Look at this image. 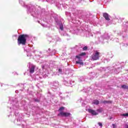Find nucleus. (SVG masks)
<instances>
[{
	"instance_id": "nucleus-1",
	"label": "nucleus",
	"mask_w": 128,
	"mask_h": 128,
	"mask_svg": "<svg viewBox=\"0 0 128 128\" xmlns=\"http://www.w3.org/2000/svg\"><path fill=\"white\" fill-rule=\"evenodd\" d=\"M20 4L24 6V8H28L27 14H31L34 18H39L40 16H43L46 14V9H41L40 8H36L32 4L27 6L26 3L22 0H20Z\"/></svg>"
},
{
	"instance_id": "nucleus-2",
	"label": "nucleus",
	"mask_w": 128,
	"mask_h": 128,
	"mask_svg": "<svg viewBox=\"0 0 128 128\" xmlns=\"http://www.w3.org/2000/svg\"><path fill=\"white\" fill-rule=\"evenodd\" d=\"M16 99H15V101H12L10 102V106L9 107V110H11V112L13 113V118H16L17 122H21L20 124H18V126H22V128H24L26 126V122L22 120V116H20V114H18V108L20 106H18V103L16 102Z\"/></svg>"
},
{
	"instance_id": "nucleus-3",
	"label": "nucleus",
	"mask_w": 128,
	"mask_h": 128,
	"mask_svg": "<svg viewBox=\"0 0 128 128\" xmlns=\"http://www.w3.org/2000/svg\"><path fill=\"white\" fill-rule=\"evenodd\" d=\"M32 36L30 35H28L26 34H21L18 36V44L20 46L22 44V46H26V40H30Z\"/></svg>"
},
{
	"instance_id": "nucleus-4",
	"label": "nucleus",
	"mask_w": 128,
	"mask_h": 128,
	"mask_svg": "<svg viewBox=\"0 0 128 128\" xmlns=\"http://www.w3.org/2000/svg\"><path fill=\"white\" fill-rule=\"evenodd\" d=\"M71 10L72 12V14L74 16L73 17H72V20H76V18H82V20H88V19L86 18V16L84 15L80 16V14H82V10H78L76 8H72V10Z\"/></svg>"
},
{
	"instance_id": "nucleus-5",
	"label": "nucleus",
	"mask_w": 128,
	"mask_h": 128,
	"mask_svg": "<svg viewBox=\"0 0 128 128\" xmlns=\"http://www.w3.org/2000/svg\"><path fill=\"white\" fill-rule=\"evenodd\" d=\"M86 52H82L79 54L78 56H76V64H80V66H84V62H82V58L86 56Z\"/></svg>"
},
{
	"instance_id": "nucleus-6",
	"label": "nucleus",
	"mask_w": 128,
	"mask_h": 128,
	"mask_svg": "<svg viewBox=\"0 0 128 128\" xmlns=\"http://www.w3.org/2000/svg\"><path fill=\"white\" fill-rule=\"evenodd\" d=\"M56 24L57 28H59L62 32L64 30V19H56Z\"/></svg>"
},
{
	"instance_id": "nucleus-7",
	"label": "nucleus",
	"mask_w": 128,
	"mask_h": 128,
	"mask_svg": "<svg viewBox=\"0 0 128 128\" xmlns=\"http://www.w3.org/2000/svg\"><path fill=\"white\" fill-rule=\"evenodd\" d=\"M102 56V53L98 52V50H96L94 52L92 55V60H98Z\"/></svg>"
},
{
	"instance_id": "nucleus-8",
	"label": "nucleus",
	"mask_w": 128,
	"mask_h": 128,
	"mask_svg": "<svg viewBox=\"0 0 128 128\" xmlns=\"http://www.w3.org/2000/svg\"><path fill=\"white\" fill-rule=\"evenodd\" d=\"M80 32H81V36H86V38L88 36H92V32H90V30H80Z\"/></svg>"
},
{
	"instance_id": "nucleus-9",
	"label": "nucleus",
	"mask_w": 128,
	"mask_h": 128,
	"mask_svg": "<svg viewBox=\"0 0 128 128\" xmlns=\"http://www.w3.org/2000/svg\"><path fill=\"white\" fill-rule=\"evenodd\" d=\"M27 66L30 70V74H34V68H36V66H34V65L32 64V63L30 62H29Z\"/></svg>"
},
{
	"instance_id": "nucleus-10",
	"label": "nucleus",
	"mask_w": 128,
	"mask_h": 128,
	"mask_svg": "<svg viewBox=\"0 0 128 128\" xmlns=\"http://www.w3.org/2000/svg\"><path fill=\"white\" fill-rule=\"evenodd\" d=\"M52 88L54 90H57L60 86V83L58 81H54L51 83Z\"/></svg>"
},
{
	"instance_id": "nucleus-11",
	"label": "nucleus",
	"mask_w": 128,
	"mask_h": 128,
	"mask_svg": "<svg viewBox=\"0 0 128 128\" xmlns=\"http://www.w3.org/2000/svg\"><path fill=\"white\" fill-rule=\"evenodd\" d=\"M108 38H110V36H108V34H106L101 38V40H100V42H106V40H108Z\"/></svg>"
},
{
	"instance_id": "nucleus-12",
	"label": "nucleus",
	"mask_w": 128,
	"mask_h": 128,
	"mask_svg": "<svg viewBox=\"0 0 128 128\" xmlns=\"http://www.w3.org/2000/svg\"><path fill=\"white\" fill-rule=\"evenodd\" d=\"M58 116H65L66 118H68V116H70V113L60 112V114H58Z\"/></svg>"
},
{
	"instance_id": "nucleus-13",
	"label": "nucleus",
	"mask_w": 128,
	"mask_h": 128,
	"mask_svg": "<svg viewBox=\"0 0 128 128\" xmlns=\"http://www.w3.org/2000/svg\"><path fill=\"white\" fill-rule=\"evenodd\" d=\"M80 30L82 29H78L76 28H75L74 29H72L71 30V32L72 34H80L82 36V32H80Z\"/></svg>"
},
{
	"instance_id": "nucleus-14",
	"label": "nucleus",
	"mask_w": 128,
	"mask_h": 128,
	"mask_svg": "<svg viewBox=\"0 0 128 128\" xmlns=\"http://www.w3.org/2000/svg\"><path fill=\"white\" fill-rule=\"evenodd\" d=\"M47 52L50 56H54V54H56V50H52L50 48H48V50H47Z\"/></svg>"
},
{
	"instance_id": "nucleus-15",
	"label": "nucleus",
	"mask_w": 128,
	"mask_h": 128,
	"mask_svg": "<svg viewBox=\"0 0 128 128\" xmlns=\"http://www.w3.org/2000/svg\"><path fill=\"white\" fill-rule=\"evenodd\" d=\"M44 22H47V24H50V23L52 22V18H50V16H46L44 19Z\"/></svg>"
},
{
	"instance_id": "nucleus-16",
	"label": "nucleus",
	"mask_w": 128,
	"mask_h": 128,
	"mask_svg": "<svg viewBox=\"0 0 128 128\" xmlns=\"http://www.w3.org/2000/svg\"><path fill=\"white\" fill-rule=\"evenodd\" d=\"M88 112L90 114H91L92 116H98V112H96V110H92V109H88Z\"/></svg>"
},
{
	"instance_id": "nucleus-17",
	"label": "nucleus",
	"mask_w": 128,
	"mask_h": 128,
	"mask_svg": "<svg viewBox=\"0 0 128 128\" xmlns=\"http://www.w3.org/2000/svg\"><path fill=\"white\" fill-rule=\"evenodd\" d=\"M103 16L105 18V20H108V22L110 20V14H108L106 12L103 13Z\"/></svg>"
},
{
	"instance_id": "nucleus-18",
	"label": "nucleus",
	"mask_w": 128,
	"mask_h": 128,
	"mask_svg": "<svg viewBox=\"0 0 128 128\" xmlns=\"http://www.w3.org/2000/svg\"><path fill=\"white\" fill-rule=\"evenodd\" d=\"M24 52H27V56L28 57H30L32 56V53H30V52L28 50H26V48H24Z\"/></svg>"
},
{
	"instance_id": "nucleus-19",
	"label": "nucleus",
	"mask_w": 128,
	"mask_h": 128,
	"mask_svg": "<svg viewBox=\"0 0 128 128\" xmlns=\"http://www.w3.org/2000/svg\"><path fill=\"white\" fill-rule=\"evenodd\" d=\"M92 104H96V106H98V105L100 104V101H98V100H94L92 102Z\"/></svg>"
},
{
	"instance_id": "nucleus-20",
	"label": "nucleus",
	"mask_w": 128,
	"mask_h": 128,
	"mask_svg": "<svg viewBox=\"0 0 128 128\" xmlns=\"http://www.w3.org/2000/svg\"><path fill=\"white\" fill-rule=\"evenodd\" d=\"M54 40L56 42H60V38L58 36H55L53 38Z\"/></svg>"
},
{
	"instance_id": "nucleus-21",
	"label": "nucleus",
	"mask_w": 128,
	"mask_h": 128,
	"mask_svg": "<svg viewBox=\"0 0 128 128\" xmlns=\"http://www.w3.org/2000/svg\"><path fill=\"white\" fill-rule=\"evenodd\" d=\"M79 82H86V78L84 76L80 77L79 78Z\"/></svg>"
},
{
	"instance_id": "nucleus-22",
	"label": "nucleus",
	"mask_w": 128,
	"mask_h": 128,
	"mask_svg": "<svg viewBox=\"0 0 128 128\" xmlns=\"http://www.w3.org/2000/svg\"><path fill=\"white\" fill-rule=\"evenodd\" d=\"M42 26H44V28H48V30H50V25L49 26L45 24H42Z\"/></svg>"
},
{
	"instance_id": "nucleus-23",
	"label": "nucleus",
	"mask_w": 128,
	"mask_h": 128,
	"mask_svg": "<svg viewBox=\"0 0 128 128\" xmlns=\"http://www.w3.org/2000/svg\"><path fill=\"white\" fill-rule=\"evenodd\" d=\"M102 104H112V101L110 100H104L102 102Z\"/></svg>"
},
{
	"instance_id": "nucleus-24",
	"label": "nucleus",
	"mask_w": 128,
	"mask_h": 128,
	"mask_svg": "<svg viewBox=\"0 0 128 128\" xmlns=\"http://www.w3.org/2000/svg\"><path fill=\"white\" fill-rule=\"evenodd\" d=\"M115 68H116V74H118V72H120V67H116Z\"/></svg>"
},
{
	"instance_id": "nucleus-25",
	"label": "nucleus",
	"mask_w": 128,
	"mask_h": 128,
	"mask_svg": "<svg viewBox=\"0 0 128 128\" xmlns=\"http://www.w3.org/2000/svg\"><path fill=\"white\" fill-rule=\"evenodd\" d=\"M69 84L70 86H74L75 82L72 80H70Z\"/></svg>"
},
{
	"instance_id": "nucleus-26",
	"label": "nucleus",
	"mask_w": 128,
	"mask_h": 128,
	"mask_svg": "<svg viewBox=\"0 0 128 128\" xmlns=\"http://www.w3.org/2000/svg\"><path fill=\"white\" fill-rule=\"evenodd\" d=\"M65 14H66V16L72 17V14H70V12H66Z\"/></svg>"
},
{
	"instance_id": "nucleus-27",
	"label": "nucleus",
	"mask_w": 128,
	"mask_h": 128,
	"mask_svg": "<svg viewBox=\"0 0 128 128\" xmlns=\"http://www.w3.org/2000/svg\"><path fill=\"white\" fill-rule=\"evenodd\" d=\"M46 2L50 4H54L55 2L54 0H46Z\"/></svg>"
},
{
	"instance_id": "nucleus-28",
	"label": "nucleus",
	"mask_w": 128,
	"mask_h": 128,
	"mask_svg": "<svg viewBox=\"0 0 128 128\" xmlns=\"http://www.w3.org/2000/svg\"><path fill=\"white\" fill-rule=\"evenodd\" d=\"M122 88H124V90H128V86H126V85H122Z\"/></svg>"
},
{
	"instance_id": "nucleus-29",
	"label": "nucleus",
	"mask_w": 128,
	"mask_h": 128,
	"mask_svg": "<svg viewBox=\"0 0 128 128\" xmlns=\"http://www.w3.org/2000/svg\"><path fill=\"white\" fill-rule=\"evenodd\" d=\"M106 68H100V72H102V71H106Z\"/></svg>"
},
{
	"instance_id": "nucleus-30",
	"label": "nucleus",
	"mask_w": 128,
	"mask_h": 128,
	"mask_svg": "<svg viewBox=\"0 0 128 128\" xmlns=\"http://www.w3.org/2000/svg\"><path fill=\"white\" fill-rule=\"evenodd\" d=\"M120 116H126L128 118V112L126 113V114H121Z\"/></svg>"
},
{
	"instance_id": "nucleus-31",
	"label": "nucleus",
	"mask_w": 128,
	"mask_h": 128,
	"mask_svg": "<svg viewBox=\"0 0 128 128\" xmlns=\"http://www.w3.org/2000/svg\"><path fill=\"white\" fill-rule=\"evenodd\" d=\"M58 72L59 74H62V68H59L58 70Z\"/></svg>"
},
{
	"instance_id": "nucleus-32",
	"label": "nucleus",
	"mask_w": 128,
	"mask_h": 128,
	"mask_svg": "<svg viewBox=\"0 0 128 128\" xmlns=\"http://www.w3.org/2000/svg\"><path fill=\"white\" fill-rule=\"evenodd\" d=\"M64 83L66 86H68V81H66V80L65 79H64Z\"/></svg>"
},
{
	"instance_id": "nucleus-33",
	"label": "nucleus",
	"mask_w": 128,
	"mask_h": 128,
	"mask_svg": "<svg viewBox=\"0 0 128 128\" xmlns=\"http://www.w3.org/2000/svg\"><path fill=\"white\" fill-rule=\"evenodd\" d=\"M98 124L100 126V128H102V123L99 122L98 123Z\"/></svg>"
},
{
	"instance_id": "nucleus-34",
	"label": "nucleus",
	"mask_w": 128,
	"mask_h": 128,
	"mask_svg": "<svg viewBox=\"0 0 128 128\" xmlns=\"http://www.w3.org/2000/svg\"><path fill=\"white\" fill-rule=\"evenodd\" d=\"M64 110V107L62 106L59 108L58 110L59 112H62V110Z\"/></svg>"
},
{
	"instance_id": "nucleus-35",
	"label": "nucleus",
	"mask_w": 128,
	"mask_h": 128,
	"mask_svg": "<svg viewBox=\"0 0 128 128\" xmlns=\"http://www.w3.org/2000/svg\"><path fill=\"white\" fill-rule=\"evenodd\" d=\"M34 102H40V99L38 98H35L34 100Z\"/></svg>"
},
{
	"instance_id": "nucleus-36",
	"label": "nucleus",
	"mask_w": 128,
	"mask_h": 128,
	"mask_svg": "<svg viewBox=\"0 0 128 128\" xmlns=\"http://www.w3.org/2000/svg\"><path fill=\"white\" fill-rule=\"evenodd\" d=\"M96 110L98 112H102V108L98 109Z\"/></svg>"
},
{
	"instance_id": "nucleus-37",
	"label": "nucleus",
	"mask_w": 128,
	"mask_h": 128,
	"mask_svg": "<svg viewBox=\"0 0 128 128\" xmlns=\"http://www.w3.org/2000/svg\"><path fill=\"white\" fill-rule=\"evenodd\" d=\"M63 36H68V37H70V35H68V34H66V33H64Z\"/></svg>"
},
{
	"instance_id": "nucleus-38",
	"label": "nucleus",
	"mask_w": 128,
	"mask_h": 128,
	"mask_svg": "<svg viewBox=\"0 0 128 128\" xmlns=\"http://www.w3.org/2000/svg\"><path fill=\"white\" fill-rule=\"evenodd\" d=\"M83 50H88V46H85L82 48Z\"/></svg>"
},
{
	"instance_id": "nucleus-39",
	"label": "nucleus",
	"mask_w": 128,
	"mask_h": 128,
	"mask_svg": "<svg viewBox=\"0 0 128 128\" xmlns=\"http://www.w3.org/2000/svg\"><path fill=\"white\" fill-rule=\"evenodd\" d=\"M110 56H108V58H112V53H110Z\"/></svg>"
},
{
	"instance_id": "nucleus-40",
	"label": "nucleus",
	"mask_w": 128,
	"mask_h": 128,
	"mask_svg": "<svg viewBox=\"0 0 128 128\" xmlns=\"http://www.w3.org/2000/svg\"><path fill=\"white\" fill-rule=\"evenodd\" d=\"M112 126H113V128H116V125L115 124H112Z\"/></svg>"
},
{
	"instance_id": "nucleus-41",
	"label": "nucleus",
	"mask_w": 128,
	"mask_h": 128,
	"mask_svg": "<svg viewBox=\"0 0 128 128\" xmlns=\"http://www.w3.org/2000/svg\"><path fill=\"white\" fill-rule=\"evenodd\" d=\"M105 60H106V62H110V58H105Z\"/></svg>"
},
{
	"instance_id": "nucleus-42",
	"label": "nucleus",
	"mask_w": 128,
	"mask_h": 128,
	"mask_svg": "<svg viewBox=\"0 0 128 128\" xmlns=\"http://www.w3.org/2000/svg\"><path fill=\"white\" fill-rule=\"evenodd\" d=\"M60 100H64V98L62 96H60Z\"/></svg>"
},
{
	"instance_id": "nucleus-43",
	"label": "nucleus",
	"mask_w": 128,
	"mask_h": 128,
	"mask_svg": "<svg viewBox=\"0 0 128 128\" xmlns=\"http://www.w3.org/2000/svg\"><path fill=\"white\" fill-rule=\"evenodd\" d=\"M125 128H128V124H126L125 126Z\"/></svg>"
},
{
	"instance_id": "nucleus-44",
	"label": "nucleus",
	"mask_w": 128,
	"mask_h": 128,
	"mask_svg": "<svg viewBox=\"0 0 128 128\" xmlns=\"http://www.w3.org/2000/svg\"><path fill=\"white\" fill-rule=\"evenodd\" d=\"M120 63L118 62V63H117V64H116V66H120Z\"/></svg>"
},
{
	"instance_id": "nucleus-45",
	"label": "nucleus",
	"mask_w": 128,
	"mask_h": 128,
	"mask_svg": "<svg viewBox=\"0 0 128 128\" xmlns=\"http://www.w3.org/2000/svg\"><path fill=\"white\" fill-rule=\"evenodd\" d=\"M111 0H106V2H110Z\"/></svg>"
},
{
	"instance_id": "nucleus-46",
	"label": "nucleus",
	"mask_w": 128,
	"mask_h": 128,
	"mask_svg": "<svg viewBox=\"0 0 128 128\" xmlns=\"http://www.w3.org/2000/svg\"><path fill=\"white\" fill-rule=\"evenodd\" d=\"M90 78V80H92V78H94V77H92V78Z\"/></svg>"
},
{
	"instance_id": "nucleus-47",
	"label": "nucleus",
	"mask_w": 128,
	"mask_h": 128,
	"mask_svg": "<svg viewBox=\"0 0 128 128\" xmlns=\"http://www.w3.org/2000/svg\"><path fill=\"white\" fill-rule=\"evenodd\" d=\"M15 92H16V94H18V90H16V91H15Z\"/></svg>"
},
{
	"instance_id": "nucleus-48",
	"label": "nucleus",
	"mask_w": 128,
	"mask_h": 128,
	"mask_svg": "<svg viewBox=\"0 0 128 128\" xmlns=\"http://www.w3.org/2000/svg\"><path fill=\"white\" fill-rule=\"evenodd\" d=\"M32 52L34 54V52H36V50L32 51Z\"/></svg>"
},
{
	"instance_id": "nucleus-49",
	"label": "nucleus",
	"mask_w": 128,
	"mask_h": 128,
	"mask_svg": "<svg viewBox=\"0 0 128 128\" xmlns=\"http://www.w3.org/2000/svg\"><path fill=\"white\" fill-rule=\"evenodd\" d=\"M42 68H43V70H44V66H42Z\"/></svg>"
},
{
	"instance_id": "nucleus-50",
	"label": "nucleus",
	"mask_w": 128,
	"mask_h": 128,
	"mask_svg": "<svg viewBox=\"0 0 128 128\" xmlns=\"http://www.w3.org/2000/svg\"><path fill=\"white\" fill-rule=\"evenodd\" d=\"M11 116H12V115H8V117L10 118V117Z\"/></svg>"
},
{
	"instance_id": "nucleus-51",
	"label": "nucleus",
	"mask_w": 128,
	"mask_h": 128,
	"mask_svg": "<svg viewBox=\"0 0 128 128\" xmlns=\"http://www.w3.org/2000/svg\"><path fill=\"white\" fill-rule=\"evenodd\" d=\"M112 118L111 117L109 118V120H112Z\"/></svg>"
},
{
	"instance_id": "nucleus-52",
	"label": "nucleus",
	"mask_w": 128,
	"mask_h": 128,
	"mask_svg": "<svg viewBox=\"0 0 128 128\" xmlns=\"http://www.w3.org/2000/svg\"><path fill=\"white\" fill-rule=\"evenodd\" d=\"M14 36H18V35H14Z\"/></svg>"
},
{
	"instance_id": "nucleus-53",
	"label": "nucleus",
	"mask_w": 128,
	"mask_h": 128,
	"mask_svg": "<svg viewBox=\"0 0 128 128\" xmlns=\"http://www.w3.org/2000/svg\"><path fill=\"white\" fill-rule=\"evenodd\" d=\"M96 64H100V63H97Z\"/></svg>"
},
{
	"instance_id": "nucleus-54",
	"label": "nucleus",
	"mask_w": 128,
	"mask_h": 128,
	"mask_svg": "<svg viewBox=\"0 0 128 128\" xmlns=\"http://www.w3.org/2000/svg\"><path fill=\"white\" fill-rule=\"evenodd\" d=\"M126 46H128V44H126Z\"/></svg>"
}]
</instances>
